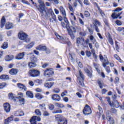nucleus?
Here are the masks:
<instances>
[{
	"instance_id": "f257e3e1",
	"label": "nucleus",
	"mask_w": 124,
	"mask_h": 124,
	"mask_svg": "<svg viewBox=\"0 0 124 124\" xmlns=\"http://www.w3.org/2000/svg\"><path fill=\"white\" fill-rule=\"evenodd\" d=\"M38 2L40 4L38 9L40 13L41 16L47 19V20L50 19V21L51 23H55L56 22V16L53 10L51 8L48 9L46 8L45 4H44V2L43 1L39 0ZM51 17H52L51 18Z\"/></svg>"
},
{
	"instance_id": "f03ea898",
	"label": "nucleus",
	"mask_w": 124,
	"mask_h": 124,
	"mask_svg": "<svg viewBox=\"0 0 124 124\" xmlns=\"http://www.w3.org/2000/svg\"><path fill=\"white\" fill-rule=\"evenodd\" d=\"M55 119L58 122V124H67V119L63 118L61 114L56 115Z\"/></svg>"
},
{
	"instance_id": "7ed1b4c3",
	"label": "nucleus",
	"mask_w": 124,
	"mask_h": 124,
	"mask_svg": "<svg viewBox=\"0 0 124 124\" xmlns=\"http://www.w3.org/2000/svg\"><path fill=\"white\" fill-rule=\"evenodd\" d=\"M18 37L20 40H24L27 43H29L31 41V39L28 38V35L23 31L18 33Z\"/></svg>"
},
{
	"instance_id": "20e7f679",
	"label": "nucleus",
	"mask_w": 124,
	"mask_h": 124,
	"mask_svg": "<svg viewBox=\"0 0 124 124\" xmlns=\"http://www.w3.org/2000/svg\"><path fill=\"white\" fill-rule=\"evenodd\" d=\"M78 75L80 77H78V80L80 85L82 87H84L85 84H84V81H85V76L81 70H78Z\"/></svg>"
},
{
	"instance_id": "39448f33",
	"label": "nucleus",
	"mask_w": 124,
	"mask_h": 124,
	"mask_svg": "<svg viewBox=\"0 0 124 124\" xmlns=\"http://www.w3.org/2000/svg\"><path fill=\"white\" fill-rule=\"evenodd\" d=\"M99 58L101 62H103V67H106V65H108V64H109V60H108L107 57H105L103 61V56H102V55L100 53L99 55Z\"/></svg>"
},
{
	"instance_id": "423d86ee",
	"label": "nucleus",
	"mask_w": 124,
	"mask_h": 124,
	"mask_svg": "<svg viewBox=\"0 0 124 124\" xmlns=\"http://www.w3.org/2000/svg\"><path fill=\"white\" fill-rule=\"evenodd\" d=\"M44 75L46 77H50L52 75H54V71L52 68H47L45 70Z\"/></svg>"
},
{
	"instance_id": "0eeeda50",
	"label": "nucleus",
	"mask_w": 124,
	"mask_h": 124,
	"mask_svg": "<svg viewBox=\"0 0 124 124\" xmlns=\"http://www.w3.org/2000/svg\"><path fill=\"white\" fill-rule=\"evenodd\" d=\"M29 74L31 77H37L39 76L40 72L37 70H31L29 71Z\"/></svg>"
},
{
	"instance_id": "6e6552de",
	"label": "nucleus",
	"mask_w": 124,
	"mask_h": 124,
	"mask_svg": "<svg viewBox=\"0 0 124 124\" xmlns=\"http://www.w3.org/2000/svg\"><path fill=\"white\" fill-rule=\"evenodd\" d=\"M83 112L84 115H90V114H92V109H91L90 106L86 105L83 110Z\"/></svg>"
},
{
	"instance_id": "1a4fd4ad",
	"label": "nucleus",
	"mask_w": 124,
	"mask_h": 124,
	"mask_svg": "<svg viewBox=\"0 0 124 124\" xmlns=\"http://www.w3.org/2000/svg\"><path fill=\"white\" fill-rule=\"evenodd\" d=\"M41 118L40 117L34 116L31 117L30 123L31 124H36V122H41Z\"/></svg>"
},
{
	"instance_id": "9d476101",
	"label": "nucleus",
	"mask_w": 124,
	"mask_h": 124,
	"mask_svg": "<svg viewBox=\"0 0 124 124\" xmlns=\"http://www.w3.org/2000/svg\"><path fill=\"white\" fill-rule=\"evenodd\" d=\"M4 109L6 113L10 112V105L8 103H4L3 105Z\"/></svg>"
},
{
	"instance_id": "9b49d317",
	"label": "nucleus",
	"mask_w": 124,
	"mask_h": 124,
	"mask_svg": "<svg viewBox=\"0 0 124 124\" xmlns=\"http://www.w3.org/2000/svg\"><path fill=\"white\" fill-rule=\"evenodd\" d=\"M51 98L54 101H60L61 98L58 94H54L51 96Z\"/></svg>"
},
{
	"instance_id": "f8f14e48",
	"label": "nucleus",
	"mask_w": 124,
	"mask_h": 124,
	"mask_svg": "<svg viewBox=\"0 0 124 124\" xmlns=\"http://www.w3.org/2000/svg\"><path fill=\"white\" fill-rule=\"evenodd\" d=\"M17 86L18 88V89H20L21 91H24V92H26L27 91V87L25 85L22 84V83H17Z\"/></svg>"
},
{
	"instance_id": "ddd939ff",
	"label": "nucleus",
	"mask_w": 124,
	"mask_h": 124,
	"mask_svg": "<svg viewBox=\"0 0 124 124\" xmlns=\"http://www.w3.org/2000/svg\"><path fill=\"white\" fill-rule=\"evenodd\" d=\"M14 115L16 117H21L22 116H24V113L23 111H22L21 110H19L16 111Z\"/></svg>"
},
{
	"instance_id": "4468645a",
	"label": "nucleus",
	"mask_w": 124,
	"mask_h": 124,
	"mask_svg": "<svg viewBox=\"0 0 124 124\" xmlns=\"http://www.w3.org/2000/svg\"><path fill=\"white\" fill-rule=\"evenodd\" d=\"M83 42H84V38H78L77 39V44H78V46H79V45H83Z\"/></svg>"
},
{
	"instance_id": "2eb2a0df",
	"label": "nucleus",
	"mask_w": 124,
	"mask_h": 124,
	"mask_svg": "<svg viewBox=\"0 0 124 124\" xmlns=\"http://www.w3.org/2000/svg\"><path fill=\"white\" fill-rule=\"evenodd\" d=\"M24 57H25V52L20 53L16 57V60H22Z\"/></svg>"
},
{
	"instance_id": "dca6fc26",
	"label": "nucleus",
	"mask_w": 124,
	"mask_h": 124,
	"mask_svg": "<svg viewBox=\"0 0 124 124\" xmlns=\"http://www.w3.org/2000/svg\"><path fill=\"white\" fill-rule=\"evenodd\" d=\"M0 79L3 81H6L9 80V76L7 75H2L0 76Z\"/></svg>"
},
{
	"instance_id": "f3484780",
	"label": "nucleus",
	"mask_w": 124,
	"mask_h": 124,
	"mask_svg": "<svg viewBox=\"0 0 124 124\" xmlns=\"http://www.w3.org/2000/svg\"><path fill=\"white\" fill-rule=\"evenodd\" d=\"M18 72L19 71L17 69L13 68L10 70L9 73L11 75H16Z\"/></svg>"
},
{
	"instance_id": "a211bd4d",
	"label": "nucleus",
	"mask_w": 124,
	"mask_h": 124,
	"mask_svg": "<svg viewBox=\"0 0 124 124\" xmlns=\"http://www.w3.org/2000/svg\"><path fill=\"white\" fill-rule=\"evenodd\" d=\"M36 49L38 51H45V50H46V46L40 45L37 46Z\"/></svg>"
},
{
	"instance_id": "6ab92c4d",
	"label": "nucleus",
	"mask_w": 124,
	"mask_h": 124,
	"mask_svg": "<svg viewBox=\"0 0 124 124\" xmlns=\"http://www.w3.org/2000/svg\"><path fill=\"white\" fill-rule=\"evenodd\" d=\"M14 25L12 23H7L5 25L6 30H10L13 29Z\"/></svg>"
},
{
	"instance_id": "aec40b11",
	"label": "nucleus",
	"mask_w": 124,
	"mask_h": 124,
	"mask_svg": "<svg viewBox=\"0 0 124 124\" xmlns=\"http://www.w3.org/2000/svg\"><path fill=\"white\" fill-rule=\"evenodd\" d=\"M6 23V19L5 17L2 16L1 19V22H0V28L2 29L3 27H4Z\"/></svg>"
},
{
	"instance_id": "412c9836",
	"label": "nucleus",
	"mask_w": 124,
	"mask_h": 124,
	"mask_svg": "<svg viewBox=\"0 0 124 124\" xmlns=\"http://www.w3.org/2000/svg\"><path fill=\"white\" fill-rule=\"evenodd\" d=\"M34 42H31L30 44L25 45L24 47L26 49H31L34 46Z\"/></svg>"
},
{
	"instance_id": "4be33fe9",
	"label": "nucleus",
	"mask_w": 124,
	"mask_h": 124,
	"mask_svg": "<svg viewBox=\"0 0 124 124\" xmlns=\"http://www.w3.org/2000/svg\"><path fill=\"white\" fill-rule=\"evenodd\" d=\"M111 107H114V108H119L120 107V104L119 102L117 101L114 102V103H111Z\"/></svg>"
},
{
	"instance_id": "5701e85b",
	"label": "nucleus",
	"mask_w": 124,
	"mask_h": 124,
	"mask_svg": "<svg viewBox=\"0 0 124 124\" xmlns=\"http://www.w3.org/2000/svg\"><path fill=\"white\" fill-rule=\"evenodd\" d=\"M84 71H85V72L87 74V76L90 78H91V77H93V71H90L89 70V69L86 68H84Z\"/></svg>"
},
{
	"instance_id": "b1692460",
	"label": "nucleus",
	"mask_w": 124,
	"mask_h": 124,
	"mask_svg": "<svg viewBox=\"0 0 124 124\" xmlns=\"http://www.w3.org/2000/svg\"><path fill=\"white\" fill-rule=\"evenodd\" d=\"M122 14V13L117 14V13H114L112 14L111 17L113 19H117V18H119L120 16Z\"/></svg>"
},
{
	"instance_id": "393cba45",
	"label": "nucleus",
	"mask_w": 124,
	"mask_h": 124,
	"mask_svg": "<svg viewBox=\"0 0 124 124\" xmlns=\"http://www.w3.org/2000/svg\"><path fill=\"white\" fill-rule=\"evenodd\" d=\"M107 120L109 122L110 124H115V121H114V119L111 116H108L107 117Z\"/></svg>"
},
{
	"instance_id": "a878e982",
	"label": "nucleus",
	"mask_w": 124,
	"mask_h": 124,
	"mask_svg": "<svg viewBox=\"0 0 124 124\" xmlns=\"http://www.w3.org/2000/svg\"><path fill=\"white\" fill-rule=\"evenodd\" d=\"M59 9L63 16H66V13L65 12V10H64V8H63V7L60 6Z\"/></svg>"
},
{
	"instance_id": "bb28decb",
	"label": "nucleus",
	"mask_w": 124,
	"mask_h": 124,
	"mask_svg": "<svg viewBox=\"0 0 124 124\" xmlns=\"http://www.w3.org/2000/svg\"><path fill=\"white\" fill-rule=\"evenodd\" d=\"M26 96L30 97V98H33V94L31 91H27L26 92Z\"/></svg>"
},
{
	"instance_id": "cd10ccee",
	"label": "nucleus",
	"mask_w": 124,
	"mask_h": 124,
	"mask_svg": "<svg viewBox=\"0 0 124 124\" xmlns=\"http://www.w3.org/2000/svg\"><path fill=\"white\" fill-rule=\"evenodd\" d=\"M35 98L37 99H39V100L42 99L43 98H44V96H43V95H42L41 94L38 93H36L35 95Z\"/></svg>"
},
{
	"instance_id": "c85d7f7f",
	"label": "nucleus",
	"mask_w": 124,
	"mask_h": 124,
	"mask_svg": "<svg viewBox=\"0 0 124 124\" xmlns=\"http://www.w3.org/2000/svg\"><path fill=\"white\" fill-rule=\"evenodd\" d=\"M54 85V83L52 82H47L45 84V87H46V88H48V89H51L52 87H53V85Z\"/></svg>"
},
{
	"instance_id": "c756f323",
	"label": "nucleus",
	"mask_w": 124,
	"mask_h": 124,
	"mask_svg": "<svg viewBox=\"0 0 124 124\" xmlns=\"http://www.w3.org/2000/svg\"><path fill=\"white\" fill-rule=\"evenodd\" d=\"M13 59H14V56H13V55H8L6 57L5 60L6 62H10V61H12Z\"/></svg>"
},
{
	"instance_id": "7c9ffc66",
	"label": "nucleus",
	"mask_w": 124,
	"mask_h": 124,
	"mask_svg": "<svg viewBox=\"0 0 124 124\" xmlns=\"http://www.w3.org/2000/svg\"><path fill=\"white\" fill-rule=\"evenodd\" d=\"M1 48L5 50V49H7V48H8V43H7V42H4L1 46Z\"/></svg>"
},
{
	"instance_id": "2f4dec72",
	"label": "nucleus",
	"mask_w": 124,
	"mask_h": 124,
	"mask_svg": "<svg viewBox=\"0 0 124 124\" xmlns=\"http://www.w3.org/2000/svg\"><path fill=\"white\" fill-rule=\"evenodd\" d=\"M15 97H16V96H15V94H14L12 93H10L9 94V98L10 99H13V100H14V101H15L16 100L15 99Z\"/></svg>"
},
{
	"instance_id": "473e14b6",
	"label": "nucleus",
	"mask_w": 124,
	"mask_h": 124,
	"mask_svg": "<svg viewBox=\"0 0 124 124\" xmlns=\"http://www.w3.org/2000/svg\"><path fill=\"white\" fill-rule=\"evenodd\" d=\"M63 19L65 23H66L67 24L66 25V29L68 28H69V21H68V20H67V18H66V16H63Z\"/></svg>"
},
{
	"instance_id": "72a5a7b5",
	"label": "nucleus",
	"mask_w": 124,
	"mask_h": 124,
	"mask_svg": "<svg viewBox=\"0 0 124 124\" xmlns=\"http://www.w3.org/2000/svg\"><path fill=\"white\" fill-rule=\"evenodd\" d=\"M96 6H97V9H98L100 14L101 15V16H102V17H103L104 16V13H103V12L102 11V10H101V9H100V7H99V6H98V5L97 4V3H95Z\"/></svg>"
},
{
	"instance_id": "f704fd0d",
	"label": "nucleus",
	"mask_w": 124,
	"mask_h": 124,
	"mask_svg": "<svg viewBox=\"0 0 124 124\" xmlns=\"http://www.w3.org/2000/svg\"><path fill=\"white\" fill-rule=\"evenodd\" d=\"M55 106H56V107H58V108H64V105L63 104L60 103H55Z\"/></svg>"
},
{
	"instance_id": "c9c22d12",
	"label": "nucleus",
	"mask_w": 124,
	"mask_h": 124,
	"mask_svg": "<svg viewBox=\"0 0 124 124\" xmlns=\"http://www.w3.org/2000/svg\"><path fill=\"white\" fill-rule=\"evenodd\" d=\"M68 32L72 39H74V38H75V36L74 35V34H73V32H72V30H68Z\"/></svg>"
},
{
	"instance_id": "e433bc0d",
	"label": "nucleus",
	"mask_w": 124,
	"mask_h": 124,
	"mask_svg": "<svg viewBox=\"0 0 124 124\" xmlns=\"http://www.w3.org/2000/svg\"><path fill=\"white\" fill-rule=\"evenodd\" d=\"M28 66H29L30 68H32L36 66V64H35V63L34 62H30L29 63Z\"/></svg>"
},
{
	"instance_id": "4c0bfd02",
	"label": "nucleus",
	"mask_w": 124,
	"mask_h": 124,
	"mask_svg": "<svg viewBox=\"0 0 124 124\" xmlns=\"http://www.w3.org/2000/svg\"><path fill=\"white\" fill-rule=\"evenodd\" d=\"M98 109L99 111V112H97V115L99 116V118H100V116H101V114H102L103 110L102 108L100 107L99 106L98 107Z\"/></svg>"
},
{
	"instance_id": "58836bf2",
	"label": "nucleus",
	"mask_w": 124,
	"mask_h": 124,
	"mask_svg": "<svg viewBox=\"0 0 124 124\" xmlns=\"http://www.w3.org/2000/svg\"><path fill=\"white\" fill-rule=\"evenodd\" d=\"M18 103L19 105H25V98L19 99Z\"/></svg>"
},
{
	"instance_id": "ea45409f",
	"label": "nucleus",
	"mask_w": 124,
	"mask_h": 124,
	"mask_svg": "<svg viewBox=\"0 0 124 124\" xmlns=\"http://www.w3.org/2000/svg\"><path fill=\"white\" fill-rule=\"evenodd\" d=\"M43 116H44L45 117H48V116H50V113L45 109V110H43Z\"/></svg>"
},
{
	"instance_id": "a19ab883",
	"label": "nucleus",
	"mask_w": 124,
	"mask_h": 124,
	"mask_svg": "<svg viewBox=\"0 0 124 124\" xmlns=\"http://www.w3.org/2000/svg\"><path fill=\"white\" fill-rule=\"evenodd\" d=\"M67 31H72V32H76V26L71 27L70 29H68V28H67Z\"/></svg>"
},
{
	"instance_id": "79ce46f5",
	"label": "nucleus",
	"mask_w": 124,
	"mask_h": 124,
	"mask_svg": "<svg viewBox=\"0 0 124 124\" xmlns=\"http://www.w3.org/2000/svg\"><path fill=\"white\" fill-rule=\"evenodd\" d=\"M108 41L109 43H110L111 45H114V42L113 41V39L112 38V37L109 36L108 38Z\"/></svg>"
},
{
	"instance_id": "37998d69",
	"label": "nucleus",
	"mask_w": 124,
	"mask_h": 124,
	"mask_svg": "<svg viewBox=\"0 0 124 124\" xmlns=\"http://www.w3.org/2000/svg\"><path fill=\"white\" fill-rule=\"evenodd\" d=\"M114 57L117 61H118V62H123V60H122V59H121V58L117 54H115Z\"/></svg>"
},
{
	"instance_id": "c03bdc74",
	"label": "nucleus",
	"mask_w": 124,
	"mask_h": 124,
	"mask_svg": "<svg viewBox=\"0 0 124 124\" xmlns=\"http://www.w3.org/2000/svg\"><path fill=\"white\" fill-rule=\"evenodd\" d=\"M39 107L41 110H42V111H43V110H46V108L45 107V104H40Z\"/></svg>"
},
{
	"instance_id": "a18cd8bd",
	"label": "nucleus",
	"mask_w": 124,
	"mask_h": 124,
	"mask_svg": "<svg viewBox=\"0 0 124 124\" xmlns=\"http://www.w3.org/2000/svg\"><path fill=\"white\" fill-rule=\"evenodd\" d=\"M35 113L36 114V115L37 116H42V113H41L40 110H39V109H36L35 110Z\"/></svg>"
},
{
	"instance_id": "49530a36",
	"label": "nucleus",
	"mask_w": 124,
	"mask_h": 124,
	"mask_svg": "<svg viewBox=\"0 0 124 124\" xmlns=\"http://www.w3.org/2000/svg\"><path fill=\"white\" fill-rule=\"evenodd\" d=\"M17 99H22V98H24V95L23 94V93H18V95H17Z\"/></svg>"
},
{
	"instance_id": "de8ad7c7",
	"label": "nucleus",
	"mask_w": 124,
	"mask_h": 124,
	"mask_svg": "<svg viewBox=\"0 0 124 124\" xmlns=\"http://www.w3.org/2000/svg\"><path fill=\"white\" fill-rule=\"evenodd\" d=\"M55 35L58 39H60V40H63V37L61 36L60 35H59V34L55 33Z\"/></svg>"
},
{
	"instance_id": "09e8293b",
	"label": "nucleus",
	"mask_w": 124,
	"mask_h": 124,
	"mask_svg": "<svg viewBox=\"0 0 124 124\" xmlns=\"http://www.w3.org/2000/svg\"><path fill=\"white\" fill-rule=\"evenodd\" d=\"M31 61L32 62H37V58L32 57L31 58Z\"/></svg>"
},
{
	"instance_id": "8fccbe9b",
	"label": "nucleus",
	"mask_w": 124,
	"mask_h": 124,
	"mask_svg": "<svg viewBox=\"0 0 124 124\" xmlns=\"http://www.w3.org/2000/svg\"><path fill=\"white\" fill-rule=\"evenodd\" d=\"M90 39L91 40V41H93V43H94V42H96V40L94 39V37L93 35H91L90 36Z\"/></svg>"
},
{
	"instance_id": "3c124183",
	"label": "nucleus",
	"mask_w": 124,
	"mask_h": 124,
	"mask_svg": "<svg viewBox=\"0 0 124 124\" xmlns=\"http://www.w3.org/2000/svg\"><path fill=\"white\" fill-rule=\"evenodd\" d=\"M60 89L57 88H54L53 90V93H60Z\"/></svg>"
},
{
	"instance_id": "603ef678",
	"label": "nucleus",
	"mask_w": 124,
	"mask_h": 124,
	"mask_svg": "<svg viewBox=\"0 0 124 124\" xmlns=\"http://www.w3.org/2000/svg\"><path fill=\"white\" fill-rule=\"evenodd\" d=\"M62 113V110H54L53 112V114H61Z\"/></svg>"
},
{
	"instance_id": "864d4df0",
	"label": "nucleus",
	"mask_w": 124,
	"mask_h": 124,
	"mask_svg": "<svg viewBox=\"0 0 124 124\" xmlns=\"http://www.w3.org/2000/svg\"><path fill=\"white\" fill-rule=\"evenodd\" d=\"M48 108L49 110H52L53 109H55V106H54V105L50 104L48 106Z\"/></svg>"
},
{
	"instance_id": "5fc2aeb1",
	"label": "nucleus",
	"mask_w": 124,
	"mask_h": 124,
	"mask_svg": "<svg viewBox=\"0 0 124 124\" xmlns=\"http://www.w3.org/2000/svg\"><path fill=\"white\" fill-rule=\"evenodd\" d=\"M104 68H105L108 73H110V72H111V70H110V67H109L108 66H106V67H104Z\"/></svg>"
},
{
	"instance_id": "6e6d98bb",
	"label": "nucleus",
	"mask_w": 124,
	"mask_h": 124,
	"mask_svg": "<svg viewBox=\"0 0 124 124\" xmlns=\"http://www.w3.org/2000/svg\"><path fill=\"white\" fill-rule=\"evenodd\" d=\"M5 87H6V83H0V89H1L3 88H4Z\"/></svg>"
},
{
	"instance_id": "4d7b16f0",
	"label": "nucleus",
	"mask_w": 124,
	"mask_h": 124,
	"mask_svg": "<svg viewBox=\"0 0 124 124\" xmlns=\"http://www.w3.org/2000/svg\"><path fill=\"white\" fill-rule=\"evenodd\" d=\"M68 7L69 10H70L72 12H74V9H73V7L70 4H68Z\"/></svg>"
},
{
	"instance_id": "13d9d810",
	"label": "nucleus",
	"mask_w": 124,
	"mask_h": 124,
	"mask_svg": "<svg viewBox=\"0 0 124 124\" xmlns=\"http://www.w3.org/2000/svg\"><path fill=\"white\" fill-rule=\"evenodd\" d=\"M86 56L88 58H90L92 56V52L89 51H86Z\"/></svg>"
},
{
	"instance_id": "bf43d9fd",
	"label": "nucleus",
	"mask_w": 124,
	"mask_h": 124,
	"mask_svg": "<svg viewBox=\"0 0 124 124\" xmlns=\"http://www.w3.org/2000/svg\"><path fill=\"white\" fill-rule=\"evenodd\" d=\"M89 47L91 49L92 52H94V49L93 48V44L92 43H89Z\"/></svg>"
},
{
	"instance_id": "052dcab7",
	"label": "nucleus",
	"mask_w": 124,
	"mask_h": 124,
	"mask_svg": "<svg viewBox=\"0 0 124 124\" xmlns=\"http://www.w3.org/2000/svg\"><path fill=\"white\" fill-rule=\"evenodd\" d=\"M107 100L110 106H112V103L111 102V101H110V100H111V99L109 97H107Z\"/></svg>"
},
{
	"instance_id": "680f3d73",
	"label": "nucleus",
	"mask_w": 124,
	"mask_h": 124,
	"mask_svg": "<svg viewBox=\"0 0 124 124\" xmlns=\"http://www.w3.org/2000/svg\"><path fill=\"white\" fill-rule=\"evenodd\" d=\"M84 15L85 17H90V13L88 11H86L84 12Z\"/></svg>"
},
{
	"instance_id": "e2e57ef3",
	"label": "nucleus",
	"mask_w": 124,
	"mask_h": 124,
	"mask_svg": "<svg viewBox=\"0 0 124 124\" xmlns=\"http://www.w3.org/2000/svg\"><path fill=\"white\" fill-rule=\"evenodd\" d=\"M22 3H24V4H27V5H30V3L29 1H27V0H21Z\"/></svg>"
},
{
	"instance_id": "0e129e2a",
	"label": "nucleus",
	"mask_w": 124,
	"mask_h": 124,
	"mask_svg": "<svg viewBox=\"0 0 124 124\" xmlns=\"http://www.w3.org/2000/svg\"><path fill=\"white\" fill-rule=\"evenodd\" d=\"M124 30V27H118L117 29V31H123Z\"/></svg>"
},
{
	"instance_id": "69168bd1",
	"label": "nucleus",
	"mask_w": 124,
	"mask_h": 124,
	"mask_svg": "<svg viewBox=\"0 0 124 124\" xmlns=\"http://www.w3.org/2000/svg\"><path fill=\"white\" fill-rule=\"evenodd\" d=\"M115 23L117 26H122L123 25V23L120 20H117Z\"/></svg>"
},
{
	"instance_id": "338daca9",
	"label": "nucleus",
	"mask_w": 124,
	"mask_h": 124,
	"mask_svg": "<svg viewBox=\"0 0 124 124\" xmlns=\"http://www.w3.org/2000/svg\"><path fill=\"white\" fill-rule=\"evenodd\" d=\"M83 2L85 5H90V2H89V0H84Z\"/></svg>"
},
{
	"instance_id": "774afa93",
	"label": "nucleus",
	"mask_w": 124,
	"mask_h": 124,
	"mask_svg": "<svg viewBox=\"0 0 124 124\" xmlns=\"http://www.w3.org/2000/svg\"><path fill=\"white\" fill-rule=\"evenodd\" d=\"M35 91L37 93H42V89H41L39 88H36Z\"/></svg>"
}]
</instances>
